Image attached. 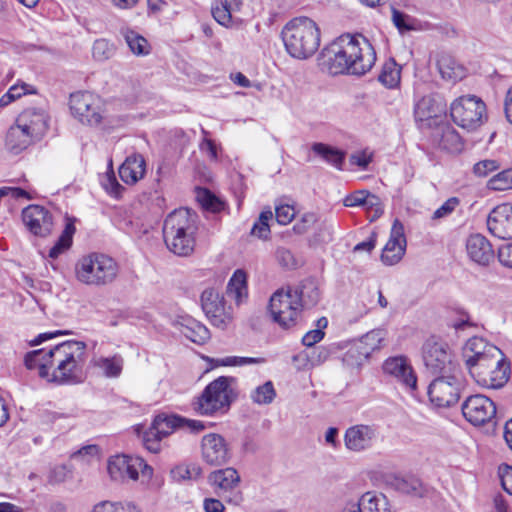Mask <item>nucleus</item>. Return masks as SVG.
I'll return each instance as SVG.
<instances>
[{
	"mask_svg": "<svg viewBox=\"0 0 512 512\" xmlns=\"http://www.w3.org/2000/svg\"><path fill=\"white\" fill-rule=\"evenodd\" d=\"M86 349L85 342L68 340L28 352L24 363L27 369H38L41 378L58 384H75L82 381Z\"/></svg>",
	"mask_w": 512,
	"mask_h": 512,
	"instance_id": "f257e3e1",
	"label": "nucleus"
},
{
	"mask_svg": "<svg viewBox=\"0 0 512 512\" xmlns=\"http://www.w3.org/2000/svg\"><path fill=\"white\" fill-rule=\"evenodd\" d=\"M86 349L85 342L68 340L28 352L24 363L27 369H38L41 378L58 384H75L82 381Z\"/></svg>",
	"mask_w": 512,
	"mask_h": 512,
	"instance_id": "f03ea898",
	"label": "nucleus"
},
{
	"mask_svg": "<svg viewBox=\"0 0 512 512\" xmlns=\"http://www.w3.org/2000/svg\"><path fill=\"white\" fill-rule=\"evenodd\" d=\"M376 52L361 34H343L325 47L319 65L332 75H364L374 66Z\"/></svg>",
	"mask_w": 512,
	"mask_h": 512,
	"instance_id": "7ed1b4c3",
	"label": "nucleus"
},
{
	"mask_svg": "<svg viewBox=\"0 0 512 512\" xmlns=\"http://www.w3.org/2000/svg\"><path fill=\"white\" fill-rule=\"evenodd\" d=\"M198 230L197 216L189 209L180 208L171 212L164 221V242L172 253L186 257L193 253L195 235Z\"/></svg>",
	"mask_w": 512,
	"mask_h": 512,
	"instance_id": "20e7f679",
	"label": "nucleus"
},
{
	"mask_svg": "<svg viewBox=\"0 0 512 512\" xmlns=\"http://www.w3.org/2000/svg\"><path fill=\"white\" fill-rule=\"evenodd\" d=\"M281 37L287 53L304 60L316 53L320 46V29L308 17H296L282 29Z\"/></svg>",
	"mask_w": 512,
	"mask_h": 512,
	"instance_id": "39448f33",
	"label": "nucleus"
},
{
	"mask_svg": "<svg viewBox=\"0 0 512 512\" xmlns=\"http://www.w3.org/2000/svg\"><path fill=\"white\" fill-rule=\"evenodd\" d=\"M119 273L118 263L109 255L90 253L75 265L76 279L85 285L103 287L113 283Z\"/></svg>",
	"mask_w": 512,
	"mask_h": 512,
	"instance_id": "423d86ee",
	"label": "nucleus"
},
{
	"mask_svg": "<svg viewBox=\"0 0 512 512\" xmlns=\"http://www.w3.org/2000/svg\"><path fill=\"white\" fill-rule=\"evenodd\" d=\"M234 378L220 376L210 382L193 403V408L201 415L225 413L237 394L231 384Z\"/></svg>",
	"mask_w": 512,
	"mask_h": 512,
	"instance_id": "0eeeda50",
	"label": "nucleus"
},
{
	"mask_svg": "<svg viewBox=\"0 0 512 512\" xmlns=\"http://www.w3.org/2000/svg\"><path fill=\"white\" fill-rule=\"evenodd\" d=\"M463 355L467 369L475 380L478 378V373L486 372L505 359L498 347L480 337H473L467 341Z\"/></svg>",
	"mask_w": 512,
	"mask_h": 512,
	"instance_id": "6e6552de",
	"label": "nucleus"
},
{
	"mask_svg": "<svg viewBox=\"0 0 512 512\" xmlns=\"http://www.w3.org/2000/svg\"><path fill=\"white\" fill-rule=\"evenodd\" d=\"M453 122L467 131H475L487 119L485 103L475 95H465L455 99L450 105Z\"/></svg>",
	"mask_w": 512,
	"mask_h": 512,
	"instance_id": "1a4fd4ad",
	"label": "nucleus"
},
{
	"mask_svg": "<svg viewBox=\"0 0 512 512\" xmlns=\"http://www.w3.org/2000/svg\"><path fill=\"white\" fill-rule=\"evenodd\" d=\"M269 311L279 326L288 329L296 324L300 314L299 297L291 288H281L270 297Z\"/></svg>",
	"mask_w": 512,
	"mask_h": 512,
	"instance_id": "9d476101",
	"label": "nucleus"
},
{
	"mask_svg": "<svg viewBox=\"0 0 512 512\" xmlns=\"http://www.w3.org/2000/svg\"><path fill=\"white\" fill-rule=\"evenodd\" d=\"M423 361L434 375L457 372L448 344L435 338L428 339L423 346Z\"/></svg>",
	"mask_w": 512,
	"mask_h": 512,
	"instance_id": "9b49d317",
	"label": "nucleus"
},
{
	"mask_svg": "<svg viewBox=\"0 0 512 512\" xmlns=\"http://www.w3.org/2000/svg\"><path fill=\"white\" fill-rule=\"evenodd\" d=\"M72 115L82 124L97 126L103 118L101 99L90 92H76L70 95Z\"/></svg>",
	"mask_w": 512,
	"mask_h": 512,
	"instance_id": "f8f14e48",
	"label": "nucleus"
},
{
	"mask_svg": "<svg viewBox=\"0 0 512 512\" xmlns=\"http://www.w3.org/2000/svg\"><path fill=\"white\" fill-rule=\"evenodd\" d=\"M461 380L456 372L441 374L428 387L429 399L438 407H450L460 398Z\"/></svg>",
	"mask_w": 512,
	"mask_h": 512,
	"instance_id": "ddd939ff",
	"label": "nucleus"
},
{
	"mask_svg": "<svg viewBox=\"0 0 512 512\" xmlns=\"http://www.w3.org/2000/svg\"><path fill=\"white\" fill-rule=\"evenodd\" d=\"M201 306L214 327L226 330L232 323L231 307H226L224 297L214 288H208L202 292Z\"/></svg>",
	"mask_w": 512,
	"mask_h": 512,
	"instance_id": "4468645a",
	"label": "nucleus"
},
{
	"mask_svg": "<svg viewBox=\"0 0 512 512\" xmlns=\"http://www.w3.org/2000/svg\"><path fill=\"white\" fill-rule=\"evenodd\" d=\"M462 414L472 425L481 426L495 417L496 405L485 395H471L462 404Z\"/></svg>",
	"mask_w": 512,
	"mask_h": 512,
	"instance_id": "2eb2a0df",
	"label": "nucleus"
},
{
	"mask_svg": "<svg viewBox=\"0 0 512 512\" xmlns=\"http://www.w3.org/2000/svg\"><path fill=\"white\" fill-rule=\"evenodd\" d=\"M21 218L27 230L36 237L46 238L53 230V216L44 206L31 204L21 212Z\"/></svg>",
	"mask_w": 512,
	"mask_h": 512,
	"instance_id": "dca6fc26",
	"label": "nucleus"
},
{
	"mask_svg": "<svg viewBox=\"0 0 512 512\" xmlns=\"http://www.w3.org/2000/svg\"><path fill=\"white\" fill-rule=\"evenodd\" d=\"M378 438V430L374 425L356 424L346 429L344 445L347 450L361 453L371 449Z\"/></svg>",
	"mask_w": 512,
	"mask_h": 512,
	"instance_id": "f3484780",
	"label": "nucleus"
},
{
	"mask_svg": "<svg viewBox=\"0 0 512 512\" xmlns=\"http://www.w3.org/2000/svg\"><path fill=\"white\" fill-rule=\"evenodd\" d=\"M383 372L394 378L403 387L415 390L417 377L409 360L404 356H394L386 359L382 365Z\"/></svg>",
	"mask_w": 512,
	"mask_h": 512,
	"instance_id": "a211bd4d",
	"label": "nucleus"
},
{
	"mask_svg": "<svg viewBox=\"0 0 512 512\" xmlns=\"http://www.w3.org/2000/svg\"><path fill=\"white\" fill-rule=\"evenodd\" d=\"M406 245L404 225L399 219H395L389 240L382 250L381 261L389 266L397 264L405 254Z\"/></svg>",
	"mask_w": 512,
	"mask_h": 512,
	"instance_id": "6ab92c4d",
	"label": "nucleus"
},
{
	"mask_svg": "<svg viewBox=\"0 0 512 512\" xmlns=\"http://www.w3.org/2000/svg\"><path fill=\"white\" fill-rule=\"evenodd\" d=\"M487 227L499 239H512V204L496 206L487 217Z\"/></svg>",
	"mask_w": 512,
	"mask_h": 512,
	"instance_id": "aec40b11",
	"label": "nucleus"
},
{
	"mask_svg": "<svg viewBox=\"0 0 512 512\" xmlns=\"http://www.w3.org/2000/svg\"><path fill=\"white\" fill-rule=\"evenodd\" d=\"M202 456L206 463L220 466L230 458L229 448L225 439L219 434H207L202 439Z\"/></svg>",
	"mask_w": 512,
	"mask_h": 512,
	"instance_id": "412c9836",
	"label": "nucleus"
},
{
	"mask_svg": "<svg viewBox=\"0 0 512 512\" xmlns=\"http://www.w3.org/2000/svg\"><path fill=\"white\" fill-rule=\"evenodd\" d=\"M143 465V459L127 455H116L108 461L107 470L112 480L138 479V468Z\"/></svg>",
	"mask_w": 512,
	"mask_h": 512,
	"instance_id": "4be33fe9",
	"label": "nucleus"
},
{
	"mask_svg": "<svg viewBox=\"0 0 512 512\" xmlns=\"http://www.w3.org/2000/svg\"><path fill=\"white\" fill-rule=\"evenodd\" d=\"M240 481V475L233 467L215 470L208 476V483L222 498H228V495L239 486Z\"/></svg>",
	"mask_w": 512,
	"mask_h": 512,
	"instance_id": "5701e85b",
	"label": "nucleus"
},
{
	"mask_svg": "<svg viewBox=\"0 0 512 512\" xmlns=\"http://www.w3.org/2000/svg\"><path fill=\"white\" fill-rule=\"evenodd\" d=\"M16 123L34 138H40L48 128V117L43 109L31 107L18 116Z\"/></svg>",
	"mask_w": 512,
	"mask_h": 512,
	"instance_id": "b1692460",
	"label": "nucleus"
},
{
	"mask_svg": "<svg viewBox=\"0 0 512 512\" xmlns=\"http://www.w3.org/2000/svg\"><path fill=\"white\" fill-rule=\"evenodd\" d=\"M446 112V103L439 94H429L418 100L414 107L416 121H427L437 118Z\"/></svg>",
	"mask_w": 512,
	"mask_h": 512,
	"instance_id": "393cba45",
	"label": "nucleus"
},
{
	"mask_svg": "<svg viewBox=\"0 0 512 512\" xmlns=\"http://www.w3.org/2000/svg\"><path fill=\"white\" fill-rule=\"evenodd\" d=\"M466 249L469 257L480 265H488L494 259L492 245L481 234L469 236Z\"/></svg>",
	"mask_w": 512,
	"mask_h": 512,
	"instance_id": "a878e982",
	"label": "nucleus"
},
{
	"mask_svg": "<svg viewBox=\"0 0 512 512\" xmlns=\"http://www.w3.org/2000/svg\"><path fill=\"white\" fill-rule=\"evenodd\" d=\"M509 375L510 365L504 359L499 365L490 368L486 372L478 373V378L475 381L483 387L498 389L507 383Z\"/></svg>",
	"mask_w": 512,
	"mask_h": 512,
	"instance_id": "bb28decb",
	"label": "nucleus"
},
{
	"mask_svg": "<svg viewBox=\"0 0 512 512\" xmlns=\"http://www.w3.org/2000/svg\"><path fill=\"white\" fill-rule=\"evenodd\" d=\"M146 171L145 159L141 154H133L126 158L119 168V175L126 184H135L143 178Z\"/></svg>",
	"mask_w": 512,
	"mask_h": 512,
	"instance_id": "cd10ccee",
	"label": "nucleus"
},
{
	"mask_svg": "<svg viewBox=\"0 0 512 512\" xmlns=\"http://www.w3.org/2000/svg\"><path fill=\"white\" fill-rule=\"evenodd\" d=\"M178 325L180 332L196 344H204L210 338L207 327L193 318L183 317Z\"/></svg>",
	"mask_w": 512,
	"mask_h": 512,
	"instance_id": "c85d7f7f",
	"label": "nucleus"
},
{
	"mask_svg": "<svg viewBox=\"0 0 512 512\" xmlns=\"http://www.w3.org/2000/svg\"><path fill=\"white\" fill-rule=\"evenodd\" d=\"M34 137L18 123L10 127L6 135V146L14 154H18L26 149Z\"/></svg>",
	"mask_w": 512,
	"mask_h": 512,
	"instance_id": "c756f323",
	"label": "nucleus"
},
{
	"mask_svg": "<svg viewBox=\"0 0 512 512\" xmlns=\"http://www.w3.org/2000/svg\"><path fill=\"white\" fill-rule=\"evenodd\" d=\"M92 365L101 370L107 378H117L121 375L124 359L121 355L115 354L111 357H95L92 359Z\"/></svg>",
	"mask_w": 512,
	"mask_h": 512,
	"instance_id": "7c9ffc66",
	"label": "nucleus"
},
{
	"mask_svg": "<svg viewBox=\"0 0 512 512\" xmlns=\"http://www.w3.org/2000/svg\"><path fill=\"white\" fill-rule=\"evenodd\" d=\"M441 77L447 81L456 82L465 76V69L449 55H441L437 61Z\"/></svg>",
	"mask_w": 512,
	"mask_h": 512,
	"instance_id": "2f4dec72",
	"label": "nucleus"
},
{
	"mask_svg": "<svg viewBox=\"0 0 512 512\" xmlns=\"http://www.w3.org/2000/svg\"><path fill=\"white\" fill-rule=\"evenodd\" d=\"M64 230L59 236L54 246L49 250L48 256L56 259L60 254L68 250L72 245L73 235L75 234V218L66 217Z\"/></svg>",
	"mask_w": 512,
	"mask_h": 512,
	"instance_id": "473e14b6",
	"label": "nucleus"
},
{
	"mask_svg": "<svg viewBox=\"0 0 512 512\" xmlns=\"http://www.w3.org/2000/svg\"><path fill=\"white\" fill-rule=\"evenodd\" d=\"M293 294L299 297L300 308H311L320 300V291L313 280H305L300 287L293 290Z\"/></svg>",
	"mask_w": 512,
	"mask_h": 512,
	"instance_id": "72a5a7b5",
	"label": "nucleus"
},
{
	"mask_svg": "<svg viewBox=\"0 0 512 512\" xmlns=\"http://www.w3.org/2000/svg\"><path fill=\"white\" fill-rule=\"evenodd\" d=\"M183 421L184 418L181 416L159 414L155 417L150 429L154 431V434L166 437L175 429H180Z\"/></svg>",
	"mask_w": 512,
	"mask_h": 512,
	"instance_id": "f704fd0d",
	"label": "nucleus"
},
{
	"mask_svg": "<svg viewBox=\"0 0 512 512\" xmlns=\"http://www.w3.org/2000/svg\"><path fill=\"white\" fill-rule=\"evenodd\" d=\"M359 502L362 512H392L387 497L382 493L366 492Z\"/></svg>",
	"mask_w": 512,
	"mask_h": 512,
	"instance_id": "c9c22d12",
	"label": "nucleus"
},
{
	"mask_svg": "<svg viewBox=\"0 0 512 512\" xmlns=\"http://www.w3.org/2000/svg\"><path fill=\"white\" fill-rule=\"evenodd\" d=\"M312 150L335 168L339 170L343 169L346 156L344 151L320 142L314 143Z\"/></svg>",
	"mask_w": 512,
	"mask_h": 512,
	"instance_id": "e433bc0d",
	"label": "nucleus"
},
{
	"mask_svg": "<svg viewBox=\"0 0 512 512\" xmlns=\"http://www.w3.org/2000/svg\"><path fill=\"white\" fill-rule=\"evenodd\" d=\"M387 483L396 491L404 494H421V482L419 479L412 476L390 475L387 478Z\"/></svg>",
	"mask_w": 512,
	"mask_h": 512,
	"instance_id": "4c0bfd02",
	"label": "nucleus"
},
{
	"mask_svg": "<svg viewBox=\"0 0 512 512\" xmlns=\"http://www.w3.org/2000/svg\"><path fill=\"white\" fill-rule=\"evenodd\" d=\"M386 331L384 329H374L363 335L358 344L362 349L368 352L370 356L375 350L381 349L385 346Z\"/></svg>",
	"mask_w": 512,
	"mask_h": 512,
	"instance_id": "58836bf2",
	"label": "nucleus"
},
{
	"mask_svg": "<svg viewBox=\"0 0 512 512\" xmlns=\"http://www.w3.org/2000/svg\"><path fill=\"white\" fill-rule=\"evenodd\" d=\"M121 34L133 54L143 56L149 53L150 45L143 36L130 29H123Z\"/></svg>",
	"mask_w": 512,
	"mask_h": 512,
	"instance_id": "ea45409f",
	"label": "nucleus"
},
{
	"mask_svg": "<svg viewBox=\"0 0 512 512\" xmlns=\"http://www.w3.org/2000/svg\"><path fill=\"white\" fill-rule=\"evenodd\" d=\"M400 75L401 68L394 59H390L383 64L378 80L387 88H395L400 82Z\"/></svg>",
	"mask_w": 512,
	"mask_h": 512,
	"instance_id": "a19ab883",
	"label": "nucleus"
},
{
	"mask_svg": "<svg viewBox=\"0 0 512 512\" xmlns=\"http://www.w3.org/2000/svg\"><path fill=\"white\" fill-rule=\"evenodd\" d=\"M440 145L443 149L451 153H457L463 149V143L459 133L450 126L443 128Z\"/></svg>",
	"mask_w": 512,
	"mask_h": 512,
	"instance_id": "79ce46f5",
	"label": "nucleus"
},
{
	"mask_svg": "<svg viewBox=\"0 0 512 512\" xmlns=\"http://www.w3.org/2000/svg\"><path fill=\"white\" fill-rule=\"evenodd\" d=\"M275 397L276 390L272 381L259 385L250 395L251 400L258 405H268L274 401Z\"/></svg>",
	"mask_w": 512,
	"mask_h": 512,
	"instance_id": "37998d69",
	"label": "nucleus"
},
{
	"mask_svg": "<svg viewBox=\"0 0 512 512\" xmlns=\"http://www.w3.org/2000/svg\"><path fill=\"white\" fill-rule=\"evenodd\" d=\"M196 199L205 210L219 212L224 208V203L206 188L196 189Z\"/></svg>",
	"mask_w": 512,
	"mask_h": 512,
	"instance_id": "c03bdc74",
	"label": "nucleus"
},
{
	"mask_svg": "<svg viewBox=\"0 0 512 512\" xmlns=\"http://www.w3.org/2000/svg\"><path fill=\"white\" fill-rule=\"evenodd\" d=\"M245 291L246 273L242 270H236L228 283L227 293L234 297L237 302H240Z\"/></svg>",
	"mask_w": 512,
	"mask_h": 512,
	"instance_id": "a18cd8bd",
	"label": "nucleus"
},
{
	"mask_svg": "<svg viewBox=\"0 0 512 512\" xmlns=\"http://www.w3.org/2000/svg\"><path fill=\"white\" fill-rule=\"evenodd\" d=\"M92 512H140L131 502L102 501L96 504Z\"/></svg>",
	"mask_w": 512,
	"mask_h": 512,
	"instance_id": "49530a36",
	"label": "nucleus"
},
{
	"mask_svg": "<svg viewBox=\"0 0 512 512\" xmlns=\"http://www.w3.org/2000/svg\"><path fill=\"white\" fill-rule=\"evenodd\" d=\"M218 366H244V365H260L266 363L264 357H239L228 356L215 360Z\"/></svg>",
	"mask_w": 512,
	"mask_h": 512,
	"instance_id": "de8ad7c7",
	"label": "nucleus"
},
{
	"mask_svg": "<svg viewBox=\"0 0 512 512\" xmlns=\"http://www.w3.org/2000/svg\"><path fill=\"white\" fill-rule=\"evenodd\" d=\"M369 358L368 352L362 349V346L356 342L343 356V362L348 366H360Z\"/></svg>",
	"mask_w": 512,
	"mask_h": 512,
	"instance_id": "09e8293b",
	"label": "nucleus"
},
{
	"mask_svg": "<svg viewBox=\"0 0 512 512\" xmlns=\"http://www.w3.org/2000/svg\"><path fill=\"white\" fill-rule=\"evenodd\" d=\"M488 187L497 191L512 189V168L501 171L493 176L488 181Z\"/></svg>",
	"mask_w": 512,
	"mask_h": 512,
	"instance_id": "8fccbe9b",
	"label": "nucleus"
},
{
	"mask_svg": "<svg viewBox=\"0 0 512 512\" xmlns=\"http://www.w3.org/2000/svg\"><path fill=\"white\" fill-rule=\"evenodd\" d=\"M201 474L200 467L196 465L186 466L179 465L171 470V476L175 481H184L197 479Z\"/></svg>",
	"mask_w": 512,
	"mask_h": 512,
	"instance_id": "3c124183",
	"label": "nucleus"
},
{
	"mask_svg": "<svg viewBox=\"0 0 512 512\" xmlns=\"http://www.w3.org/2000/svg\"><path fill=\"white\" fill-rule=\"evenodd\" d=\"M500 167L499 163L496 160L485 159L477 162L473 166V174L476 177H487L490 173L498 170Z\"/></svg>",
	"mask_w": 512,
	"mask_h": 512,
	"instance_id": "603ef678",
	"label": "nucleus"
},
{
	"mask_svg": "<svg viewBox=\"0 0 512 512\" xmlns=\"http://www.w3.org/2000/svg\"><path fill=\"white\" fill-rule=\"evenodd\" d=\"M318 221V215L314 212H306L301 218L294 224L293 231L296 234L306 233L315 223Z\"/></svg>",
	"mask_w": 512,
	"mask_h": 512,
	"instance_id": "864d4df0",
	"label": "nucleus"
},
{
	"mask_svg": "<svg viewBox=\"0 0 512 512\" xmlns=\"http://www.w3.org/2000/svg\"><path fill=\"white\" fill-rule=\"evenodd\" d=\"M460 199L458 197H451L447 199L438 209L433 213L432 219H441L449 216L459 206Z\"/></svg>",
	"mask_w": 512,
	"mask_h": 512,
	"instance_id": "5fc2aeb1",
	"label": "nucleus"
},
{
	"mask_svg": "<svg viewBox=\"0 0 512 512\" xmlns=\"http://www.w3.org/2000/svg\"><path fill=\"white\" fill-rule=\"evenodd\" d=\"M276 220L281 225L289 224L295 217V210L288 204L277 205L275 207Z\"/></svg>",
	"mask_w": 512,
	"mask_h": 512,
	"instance_id": "6e6d98bb",
	"label": "nucleus"
},
{
	"mask_svg": "<svg viewBox=\"0 0 512 512\" xmlns=\"http://www.w3.org/2000/svg\"><path fill=\"white\" fill-rule=\"evenodd\" d=\"M153 432V430L149 429L144 433L143 444L148 451L157 453L161 449V439L163 437L159 434H154Z\"/></svg>",
	"mask_w": 512,
	"mask_h": 512,
	"instance_id": "4d7b16f0",
	"label": "nucleus"
},
{
	"mask_svg": "<svg viewBox=\"0 0 512 512\" xmlns=\"http://www.w3.org/2000/svg\"><path fill=\"white\" fill-rule=\"evenodd\" d=\"M333 225L327 221L320 223L318 227V233L314 235V242L316 243H328L333 240Z\"/></svg>",
	"mask_w": 512,
	"mask_h": 512,
	"instance_id": "13d9d810",
	"label": "nucleus"
},
{
	"mask_svg": "<svg viewBox=\"0 0 512 512\" xmlns=\"http://www.w3.org/2000/svg\"><path fill=\"white\" fill-rule=\"evenodd\" d=\"M213 18L222 26L228 27L232 23V13L222 4L212 8Z\"/></svg>",
	"mask_w": 512,
	"mask_h": 512,
	"instance_id": "bf43d9fd",
	"label": "nucleus"
},
{
	"mask_svg": "<svg viewBox=\"0 0 512 512\" xmlns=\"http://www.w3.org/2000/svg\"><path fill=\"white\" fill-rule=\"evenodd\" d=\"M392 10V21L394 23V25L399 29V30H411L413 29L412 25L408 23V21L410 20V17L397 10L396 8L392 7L391 8Z\"/></svg>",
	"mask_w": 512,
	"mask_h": 512,
	"instance_id": "052dcab7",
	"label": "nucleus"
},
{
	"mask_svg": "<svg viewBox=\"0 0 512 512\" xmlns=\"http://www.w3.org/2000/svg\"><path fill=\"white\" fill-rule=\"evenodd\" d=\"M366 193H367V191H365V190H359L350 195H347L343 200L344 206H346V207L363 206L366 201Z\"/></svg>",
	"mask_w": 512,
	"mask_h": 512,
	"instance_id": "680f3d73",
	"label": "nucleus"
},
{
	"mask_svg": "<svg viewBox=\"0 0 512 512\" xmlns=\"http://www.w3.org/2000/svg\"><path fill=\"white\" fill-rule=\"evenodd\" d=\"M276 257L279 263L285 268L291 269L296 266L293 254L286 248H278L276 251Z\"/></svg>",
	"mask_w": 512,
	"mask_h": 512,
	"instance_id": "e2e57ef3",
	"label": "nucleus"
},
{
	"mask_svg": "<svg viewBox=\"0 0 512 512\" xmlns=\"http://www.w3.org/2000/svg\"><path fill=\"white\" fill-rule=\"evenodd\" d=\"M105 190L112 196L120 197L124 187L116 180L114 176H108L103 184Z\"/></svg>",
	"mask_w": 512,
	"mask_h": 512,
	"instance_id": "0e129e2a",
	"label": "nucleus"
},
{
	"mask_svg": "<svg viewBox=\"0 0 512 512\" xmlns=\"http://www.w3.org/2000/svg\"><path fill=\"white\" fill-rule=\"evenodd\" d=\"M325 333L321 329H314L308 331L302 338L303 345L313 347L316 343L321 341Z\"/></svg>",
	"mask_w": 512,
	"mask_h": 512,
	"instance_id": "69168bd1",
	"label": "nucleus"
},
{
	"mask_svg": "<svg viewBox=\"0 0 512 512\" xmlns=\"http://www.w3.org/2000/svg\"><path fill=\"white\" fill-rule=\"evenodd\" d=\"M498 259L502 265L512 268V243L499 248Z\"/></svg>",
	"mask_w": 512,
	"mask_h": 512,
	"instance_id": "338daca9",
	"label": "nucleus"
},
{
	"mask_svg": "<svg viewBox=\"0 0 512 512\" xmlns=\"http://www.w3.org/2000/svg\"><path fill=\"white\" fill-rule=\"evenodd\" d=\"M330 351L326 347H317L309 356L312 365H319L329 358Z\"/></svg>",
	"mask_w": 512,
	"mask_h": 512,
	"instance_id": "774afa93",
	"label": "nucleus"
}]
</instances>
